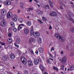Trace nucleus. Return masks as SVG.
I'll use <instances>...</instances> for the list:
<instances>
[{
	"instance_id": "nucleus-55",
	"label": "nucleus",
	"mask_w": 74,
	"mask_h": 74,
	"mask_svg": "<svg viewBox=\"0 0 74 74\" xmlns=\"http://www.w3.org/2000/svg\"><path fill=\"white\" fill-rule=\"evenodd\" d=\"M60 9H61V10H62V9H63V7L61 6L60 7Z\"/></svg>"
},
{
	"instance_id": "nucleus-10",
	"label": "nucleus",
	"mask_w": 74,
	"mask_h": 74,
	"mask_svg": "<svg viewBox=\"0 0 74 74\" xmlns=\"http://www.w3.org/2000/svg\"><path fill=\"white\" fill-rule=\"evenodd\" d=\"M28 64L29 66H32L33 65V62L32 61H28Z\"/></svg>"
},
{
	"instance_id": "nucleus-40",
	"label": "nucleus",
	"mask_w": 74,
	"mask_h": 74,
	"mask_svg": "<svg viewBox=\"0 0 74 74\" xmlns=\"http://www.w3.org/2000/svg\"><path fill=\"white\" fill-rule=\"evenodd\" d=\"M46 7H48V9L49 10L50 9V8H49V5L48 4H47L46 5Z\"/></svg>"
},
{
	"instance_id": "nucleus-4",
	"label": "nucleus",
	"mask_w": 74,
	"mask_h": 74,
	"mask_svg": "<svg viewBox=\"0 0 74 74\" xmlns=\"http://www.w3.org/2000/svg\"><path fill=\"white\" fill-rule=\"evenodd\" d=\"M7 11L6 10L2 9L1 10V13L2 15H5L7 14Z\"/></svg>"
},
{
	"instance_id": "nucleus-21",
	"label": "nucleus",
	"mask_w": 74,
	"mask_h": 74,
	"mask_svg": "<svg viewBox=\"0 0 74 74\" xmlns=\"http://www.w3.org/2000/svg\"><path fill=\"white\" fill-rule=\"evenodd\" d=\"M10 25L11 26H12V27H14V26H15V23H14V22H11L10 23Z\"/></svg>"
},
{
	"instance_id": "nucleus-22",
	"label": "nucleus",
	"mask_w": 74,
	"mask_h": 74,
	"mask_svg": "<svg viewBox=\"0 0 74 74\" xmlns=\"http://www.w3.org/2000/svg\"><path fill=\"white\" fill-rule=\"evenodd\" d=\"M64 65H62L60 66V69L61 70H64Z\"/></svg>"
},
{
	"instance_id": "nucleus-28",
	"label": "nucleus",
	"mask_w": 74,
	"mask_h": 74,
	"mask_svg": "<svg viewBox=\"0 0 74 74\" xmlns=\"http://www.w3.org/2000/svg\"><path fill=\"white\" fill-rule=\"evenodd\" d=\"M11 4V2L10 1H7V4L8 5H10Z\"/></svg>"
},
{
	"instance_id": "nucleus-52",
	"label": "nucleus",
	"mask_w": 74,
	"mask_h": 74,
	"mask_svg": "<svg viewBox=\"0 0 74 74\" xmlns=\"http://www.w3.org/2000/svg\"><path fill=\"white\" fill-rule=\"evenodd\" d=\"M52 29V27H51V26H50L49 27V29Z\"/></svg>"
},
{
	"instance_id": "nucleus-34",
	"label": "nucleus",
	"mask_w": 74,
	"mask_h": 74,
	"mask_svg": "<svg viewBox=\"0 0 74 74\" xmlns=\"http://www.w3.org/2000/svg\"><path fill=\"white\" fill-rule=\"evenodd\" d=\"M13 31H14V32H17V29H16V28H14L13 29Z\"/></svg>"
},
{
	"instance_id": "nucleus-25",
	"label": "nucleus",
	"mask_w": 74,
	"mask_h": 74,
	"mask_svg": "<svg viewBox=\"0 0 74 74\" xmlns=\"http://www.w3.org/2000/svg\"><path fill=\"white\" fill-rule=\"evenodd\" d=\"M27 25L28 26H30L31 25V22L30 21H28L27 22Z\"/></svg>"
},
{
	"instance_id": "nucleus-3",
	"label": "nucleus",
	"mask_w": 74,
	"mask_h": 74,
	"mask_svg": "<svg viewBox=\"0 0 74 74\" xmlns=\"http://www.w3.org/2000/svg\"><path fill=\"white\" fill-rule=\"evenodd\" d=\"M6 21L5 20H2L1 22V26L2 27H5L6 26Z\"/></svg>"
},
{
	"instance_id": "nucleus-45",
	"label": "nucleus",
	"mask_w": 74,
	"mask_h": 74,
	"mask_svg": "<svg viewBox=\"0 0 74 74\" xmlns=\"http://www.w3.org/2000/svg\"><path fill=\"white\" fill-rule=\"evenodd\" d=\"M31 52L32 54H33V55H34V52H33V50H31Z\"/></svg>"
},
{
	"instance_id": "nucleus-61",
	"label": "nucleus",
	"mask_w": 74,
	"mask_h": 74,
	"mask_svg": "<svg viewBox=\"0 0 74 74\" xmlns=\"http://www.w3.org/2000/svg\"><path fill=\"white\" fill-rule=\"evenodd\" d=\"M54 54L55 55V56H56V51L54 52Z\"/></svg>"
},
{
	"instance_id": "nucleus-29",
	"label": "nucleus",
	"mask_w": 74,
	"mask_h": 74,
	"mask_svg": "<svg viewBox=\"0 0 74 74\" xmlns=\"http://www.w3.org/2000/svg\"><path fill=\"white\" fill-rule=\"evenodd\" d=\"M67 19L71 21H73V18L70 17H69L67 18Z\"/></svg>"
},
{
	"instance_id": "nucleus-42",
	"label": "nucleus",
	"mask_w": 74,
	"mask_h": 74,
	"mask_svg": "<svg viewBox=\"0 0 74 74\" xmlns=\"http://www.w3.org/2000/svg\"><path fill=\"white\" fill-rule=\"evenodd\" d=\"M38 21L40 23H43L42 22V21L39 19L38 20Z\"/></svg>"
},
{
	"instance_id": "nucleus-60",
	"label": "nucleus",
	"mask_w": 74,
	"mask_h": 74,
	"mask_svg": "<svg viewBox=\"0 0 74 74\" xmlns=\"http://www.w3.org/2000/svg\"><path fill=\"white\" fill-rule=\"evenodd\" d=\"M1 7V2H0V7Z\"/></svg>"
},
{
	"instance_id": "nucleus-26",
	"label": "nucleus",
	"mask_w": 74,
	"mask_h": 74,
	"mask_svg": "<svg viewBox=\"0 0 74 74\" xmlns=\"http://www.w3.org/2000/svg\"><path fill=\"white\" fill-rule=\"evenodd\" d=\"M70 69L71 70H74V65H72L71 67H70Z\"/></svg>"
},
{
	"instance_id": "nucleus-41",
	"label": "nucleus",
	"mask_w": 74,
	"mask_h": 74,
	"mask_svg": "<svg viewBox=\"0 0 74 74\" xmlns=\"http://www.w3.org/2000/svg\"><path fill=\"white\" fill-rule=\"evenodd\" d=\"M19 26H25V25L23 24H22L20 25H19Z\"/></svg>"
},
{
	"instance_id": "nucleus-58",
	"label": "nucleus",
	"mask_w": 74,
	"mask_h": 74,
	"mask_svg": "<svg viewBox=\"0 0 74 74\" xmlns=\"http://www.w3.org/2000/svg\"><path fill=\"white\" fill-rule=\"evenodd\" d=\"M35 2H36V3H38V1L37 0H34Z\"/></svg>"
},
{
	"instance_id": "nucleus-16",
	"label": "nucleus",
	"mask_w": 74,
	"mask_h": 74,
	"mask_svg": "<svg viewBox=\"0 0 74 74\" xmlns=\"http://www.w3.org/2000/svg\"><path fill=\"white\" fill-rule=\"evenodd\" d=\"M37 12L38 15H40L41 14H42L43 13L41 11V10H37Z\"/></svg>"
},
{
	"instance_id": "nucleus-56",
	"label": "nucleus",
	"mask_w": 74,
	"mask_h": 74,
	"mask_svg": "<svg viewBox=\"0 0 74 74\" xmlns=\"http://www.w3.org/2000/svg\"><path fill=\"white\" fill-rule=\"evenodd\" d=\"M61 54H63V51H61Z\"/></svg>"
},
{
	"instance_id": "nucleus-6",
	"label": "nucleus",
	"mask_w": 74,
	"mask_h": 74,
	"mask_svg": "<svg viewBox=\"0 0 74 74\" xmlns=\"http://www.w3.org/2000/svg\"><path fill=\"white\" fill-rule=\"evenodd\" d=\"M40 36V34L39 32H35L34 33V36L35 37L37 38L38 37H39Z\"/></svg>"
},
{
	"instance_id": "nucleus-57",
	"label": "nucleus",
	"mask_w": 74,
	"mask_h": 74,
	"mask_svg": "<svg viewBox=\"0 0 74 74\" xmlns=\"http://www.w3.org/2000/svg\"><path fill=\"white\" fill-rule=\"evenodd\" d=\"M16 47H17V48H19V45H16Z\"/></svg>"
},
{
	"instance_id": "nucleus-5",
	"label": "nucleus",
	"mask_w": 74,
	"mask_h": 74,
	"mask_svg": "<svg viewBox=\"0 0 74 74\" xmlns=\"http://www.w3.org/2000/svg\"><path fill=\"white\" fill-rule=\"evenodd\" d=\"M49 15L51 16H57V13L54 11H51Z\"/></svg>"
},
{
	"instance_id": "nucleus-17",
	"label": "nucleus",
	"mask_w": 74,
	"mask_h": 74,
	"mask_svg": "<svg viewBox=\"0 0 74 74\" xmlns=\"http://www.w3.org/2000/svg\"><path fill=\"white\" fill-rule=\"evenodd\" d=\"M39 51L40 53H42L44 51V49L42 47H40L39 49Z\"/></svg>"
},
{
	"instance_id": "nucleus-62",
	"label": "nucleus",
	"mask_w": 74,
	"mask_h": 74,
	"mask_svg": "<svg viewBox=\"0 0 74 74\" xmlns=\"http://www.w3.org/2000/svg\"><path fill=\"white\" fill-rule=\"evenodd\" d=\"M29 1L30 2V3H32V0H30Z\"/></svg>"
},
{
	"instance_id": "nucleus-44",
	"label": "nucleus",
	"mask_w": 74,
	"mask_h": 74,
	"mask_svg": "<svg viewBox=\"0 0 74 74\" xmlns=\"http://www.w3.org/2000/svg\"><path fill=\"white\" fill-rule=\"evenodd\" d=\"M69 15L70 16H72V13H69Z\"/></svg>"
},
{
	"instance_id": "nucleus-64",
	"label": "nucleus",
	"mask_w": 74,
	"mask_h": 74,
	"mask_svg": "<svg viewBox=\"0 0 74 74\" xmlns=\"http://www.w3.org/2000/svg\"><path fill=\"white\" fill-rule=\"evenodd\" d=\"M17 45H16V44L15 43H14V45L16 47V46Z\"/></svg>"
},
{
	"instance_id": "nucleus-59",
	"label": "nucleus",
	"mask_w": 74,
	"mask_h": 74,
	"mask_svg": "<svg viewBox=\"0 0 74 74\" xmlns=\"http://www.w3.org/2000/svg\"><path fill=\"white\" fill-rule=\"evenodd\" d=\"M42 58L43 59H45V57H44V56L42 57Z\"/></svg>"
},
{
	"instance_id": "nucleus-51",
	"label": "nucleus",
	"mask_w": 74,
	"mask_h": 74,
	"mask_svg": "<svg viewBox=\"0 0 74 74\" xmlns=\"http://www.w3.org/2000/svg\"><path fill=\"white\" fill-rule=\"evenodd\" d=\"M70 4H74V3H73V2H72V1H71L70 2Z\"/></svg>"
},
{
	"instance_id": "nucleus-39",
	"label": "nucleus",
	"mask_w": 74,
	"mask_h": 74,
	"mask_svg": "<svg viewBox=\"0 0 74 74\" xmlns=\"http://www.w3.org/2000/svg\"><path fill=\"white\" fill-rule=\"evenodd\" d=\"M53 69L54 70H58V68H56L55 66L53 67Z\"/></svg>"
},
{
	"instance_id": "nucleus-13",
	"label": "nucleus",
	"mask_w": 74,
	"mask_h": 74,
	"mask_svg": "<svg viewBox=\"0 0 74 74\" xmlns=\"http://www.w3.org/2000/svg\"><path fill=\"white\" fill-rule=\"evenodd\" d=\"M16 44H19L21 42V39L19 38H17L16 40Z\"/></svg>"
},
{
	"instance_id": "nucleus-14",
	"label": "nucleus",
	"mask_w": 74,
	"mask_h": 74,
	"mask_svg": "<svg viewBox=\"0 0 74 74\" xmlns=\"http://www.w3.org/2000/svg\"><path fill=\"white\" fill-rule=\"evenodd\" d=\"M35 40V39H33L32 38H31L29 40V44H32V42H33V41H34Z\"/></svg>"
},
{
	"instance_id": "nucleus-18",
	"label": "nucleus",
	"mask_w": 74,
	"mask_h": 74,
	"mask_svg": "<svg viewBox=\"0 0 74 74\" xmlns=\"http://www.w3.org/2000/svg\"><path fill=\"white\" fill-rule=\"evenodd\" d=\"M29 30L28 29H25L24 30V33L25 34H27L29 33Z\"/></svg>"
},
{
	"instance_id": "nucleus-7",
	"label": "nucleus",
	"mask_w": 74,
	"mask_h": 74,
	"mask_svg": "<svg viewBox=\"0 0 74 74\" xmlns=\"http://www.w3.org/2000/svg\"><path fill=\"white\" fill-rule=\"evenodd\" d=\"M67 59V57H65L62 58V64H64L66 62V60Z\"/></svg>"
},
{
	"instance_id": "nucleus-24",
	"label": "nucleus",
	"mask_w": 74,
	"mask_h": 74,
	"mask_svg": "<svg viewBox=\"0 0 74 74\" xmlns=\"http://www.w3.org/2000/svg\"><path fill=\"white\" fill-rule=\"evenodd\" d=\"M18 21L20 23H22V22H23V19L21 18H20L18 19Z\"/></svg>"
},
{
	"instance_id": "nucleus-49",
	"label": "nucleus",
	"mask_w": 74,
	"mask_h": 74,
	"mask_svg": "<svg viewBox=\"0 0 74 74\" xmlns=\"http://www.w3.org/2000/svg\"><path fill=\"white\" fill-rule=\"evenodd\" d=\"M35 53H36V54H37L38 53V50H36V52H35Z\"/></svg>"
},
{
	"instance_id": "nucleus-23",
	"label": "nucleus",
	"mask_w": 74,
	"mask_h": 74,
	"mask_svg": "<svg viewBox=\"0 0 74 74\" xmlns=\"http://www.w3.org/2000/svg\"><path fill=\"white\" fill-rule=\"evenodd\" d=\"M8 41L9 42H10V43H11L12 41V39L11 38H9V39L8 40Z\"/></svg>"
},
{
	"instance_id": "nucleus-27",
	"label": "nucleus",
	"mask_w": 74,
	"mask_h": 74,
	"mask_svg": "<svg viewBox=\"0 0 74 74\" xmlns=\"http://www.w3.org/2000/svg\"><path fill=\"white\" fill-rule=\"evenodd\" d=\"M42 20L43 21H48L47 19H46L44 17H42Z\"/></svg>"
},
{
	"instance_id": "nucleus-11",
	"label": "nucleus",
	"mask_w": 74,
	"mask_h": 74,
	"mask_svg": "<svg viewBox=\"0 0 74 74\" xmlns=\"http://www.w3.org/2000/svg\"><path fill=\"white\" fill-rule=\"evenodd\" d=\"M17 15L15 14V15H14V18H13L12 19L13 21H14V22H16V21H17Z\"/></svg>"
},
{
	"instance_id": "nucleus-30",
	"label": "nucleus",
	"mask_w": 74,
	"mask_h": 74,
	"mask_svg": "<svg viewBox=\"0 0 74 74\" xmlns=\"http://www.w3.org/2000/svg\"><path fill=\"white\" fill-rule=\"evenodd\" d=\"M22 27H21V26H18V30L19 31L20 30V29H21Z\"/></svg>"
},
{
	"instance_id": "nucleus-2",
	"label": "nucleus",
	"mask_w": 74,
	"mask_h": 74,
	"mask_svg": "<svg viewBox=\"0 0 74 74\" xmlns=\"http://www.w3.org/2000/svg\"><path fill=\"white\" fill-rule=\"evenodd\" d=\"M21 61L24 64H26L27 63V60L26 58L24 57H22L21 58Z\"/></svg>"
},
{
	"instance_id": "nucleus-8",
	"label": "nucleus",
	"mask_w": 74,
	"mask_h": 74,
	"mask_svg": "<svg viewBox=\"0 0 74 74\" xmlns=\"http://www.w3.org/2000/svg\"><path fill=\"white\" fill-rule=\"evenodd\" d=\"M59 40H60L61 41H65V38H64L61 36H59Z\"/></svg>"
},
{
	"instance_id": "nucleus-53",
	"label": "nucleus",
	"mask_w": 74,
	"mask_h": 74,
	"mask_svg": "<svg viewBox=\"0 0 74 74\" xmlns=\"http://www.w3.org/2000/svg\"><path fill=\"white\" fill-rule=\"evenodd\" d=\"M43 74H48L46 72H45Z\"/></svg>"
},
{
	"instance_id": "nucleus-35",
	"label": "nucleus",
	"mask_w": 74,
	"mask_h": 74,
	"mask_svg": "<svg viewBox=\"0 0 74 74\" xmlns=\"http://www.w3.org/2000/svg\"><path fill=\"white\" fill-rule=\"evenodd\" d=\"M24 73L25 74H27L28 73V71L27 70H25L24 71Z\"/></svg>"
},
{
	"instance_id": "nucleus-50",
	"label": "nucleus",
	"mask_w": 74,
	"mask_h": 74,
	"mask_svg": "<svg viewBox=\"0 0 74 74\" xmlns=\"http://www.w3.org/2000/svg\"><path fill=\"white\" fill-rule=\"evenodd\" d=\"M54 48L53 47H52L51 48V50H53V51H54Z\"/></svg>"
},
{
	"instance_id": "nucleus-9",
	"label": "nucleus",
	"mask_w": 74,
	"mask_h": 74,
	"mask_svg": "<svg viewBox=\"0 0 74 74\" xmlns=\"http://www.w3.org/2000/svg\"><path fill=\"white\" fill-rule=\"evenodd\" d=\"M12 13L11 12H8V14L7 15V17L8 18H11V16H12Z\"/></svg>"
},
{
	"instance_id": "nucleus-38",
	"label": "nucleus",
	"mask_w": 74,
	"mask_h": 74,
	"mask_svg": "<svg viewBox=\"0 0 74 74\" xmlns=\"http://www.w3.org/2000/svg\"><path fill=\"white\" fill-rule=\"evenodd\" d=\"M71 32H72V33H74V28H72L71 29Z\"/></svg>"
},
{
	"instance_id": "nucleus-15",
	"label": "nucleus",
	"mask_w": 74,
	"mask_h": 74,
	"mask_svg": "<svg viewBox=\"0 0 74 74\" xmlns=\"http://www.w3.org/2000/svg\"><path fill=\"white\" fill-rule=\"evenodd\" d=\"M39 67L40 69L42 71H44V70H45L44 67L41 64H40Z\"/></svg>"
},
{
	"instance_id": "nucleus-36",
	"label": "nucleus",
	"mask_w": 74,
	"mask_h": 74,
	"mask_svg": "<svg viewBox=\"0 0 74 74\" xmlns=\"http://www.w3.org/2000/svg\"><path fill=\"white\" fill-rule=\"evenodd\" d=\"M0 43L2 45H5V43H3L1 41H0Z\"/></svg>"
},
{
	"instance_id": "nucleus-1",
	"label": "nucleus",
	"mask_w": 74,
	"mask_h": 74,
	"mask_svg": "<svg viewBox=\"0 0 74 74\" xmlns=\"http://www.w3.org/2000/svg\"><path fill=\"white\" fill-rule=\"evenodd\" d=\"M42 61L41 59H34V62L35 65H37L38 64L39 62H40L41 63V64H42V63L41 62Z\"/></svg>"
},
{
	"instance_id": "nucleus-46",
	"label": "nucleus",
	"mask_w": 74,
	"mask_h": 74,
	"mask_svg": "<svg viewBox=\"0 0 74 74\" xmlns=\"http://www.w3.org/2000/svg\"><path fill=\"white\" fill-rule=\"evenodd\" d=\"M10 56H14V54H13V53H12L10 54Z\"/></svg>"
},
{
	"instance_id": "nucleus-63",
	"label": "nucleus",
	"mask_w": 74,
	"mask_h": 74,
	"mask_svg": "<svg viewBox=\"0 0 74 74\" xmlns=\"http://www.w3.org/2000/svg\"><path fill=\"white\" fill-rule=\"evenodd\" d=\"M49 55L50 56H52V55L51 54V53H49Z\"/></svg>"
},
{
	"instance_id": "nucleus-19",
	"label": "nucleus",
	"mask_w": 74,
	"mask_h": 74,
	"mask_svg": "<svg viewBox=\"0 0 74 74\" xmlns=\"http://www.w3.org/2000/svg\"><path fill=\"white\" fill-rule=\"evenodd\" d=\"M27 12H30V10H33V8H27Z\"/></svg>"
},
{
	"instance_id": "nucleus-37",
	"label": "nucleus",
	"mask_w": 74,
	"mask_h": 74,
	"mask_svg": "<svg viewBox=\"0 0 74 74\" xmlns=\"http://www.w3.org/2000/svg\"><path fill=\"white\" fill-rule=\"evenodd\" d=\"M47 62L49 64H51V62H50L49 59H47Z\"/></svg>"
},
{
	"instance_id": "nucleus-20",
	"label": "nucleus",
	"mask_w": 74,
	"mask_h": 74,
	"mask_svg": "<svg viewBox=\"0 0 74 74\" xmlns=\"http://www.w3.org/2000/svg\"><path fill=\"white\" fill-rule=\"evenodd\" d=\"M34 32H33V31L32 30H30V35L32 36H33V35H34Z\"/></svg>"
},
{
	"instance_id": "nucleus-54",
	"label": "nucleus",
	"mask_w": 74,
	"mask_h": 74,
	"mask_svg": "<svg viewBox=\"0 0 74 74\" xmlns=\"http://www.w3.org/2000/svg\"><path fill=\"white\" fill-rule=\"evenodd\" d=\"M20 10H18V13H19L20 12Z\"/></svg>"
},
{
	"instance_id": "nucleus-43",
	"label": "nucleus",
	"mask_w": 74,
	"mask_h": 74,
	"mask_svg": "<svg viewBox=\"0 0 74 74\" xmlns=\"http://www.w3.org/2000/svg\"><path fill=\"white\" fill-rule=\"evenodd\" d=\"M41 41H42V40L41 39V38H39V40L38 41V42H41Z\"/></svg>"
},
{
	"instance_id": "nucleus-32",
	"label": "nucleus",
	"mask_w": 74,
	"mask_h": 74,
	"mask_svg": "<svg viewBox=\"0 0 74 74\" xmlns=\"http://www.w3.org/2000/svg\"><path fill=\"white\" fill-rule=\"evenodd\" d=\"M5 5H8L7 4V1H5L3 3Z\"/></svg>"
},
{
	"instance_id": "nucleus-31",
	"label": "nucleus",
	"mask_w": 74,
	"mask_h": 74,
	"mask_svg": "<svg viewBox=\"0 0 74 74\" xmlns=\"http://www.w3.org/2000/svg\"><path fill=\"white\" fill-rule=\"evenodd\" d=\"M55 37H56V38L58 39V37H59V35L58 34H55Z\"/></svg>"
},
{
	"instance_id": "nucleus-33",
	"label": "nucleus",
	"mask_w": 74,
	"mask_h": 74,
	"mask_svg": "<svg viewBox=\"0 0 74 74\" xmlns=\"http://www.w3.org/2000/svg\"><path fill=\"white\" fill-rule=\"evenodd\" d=\"M10 58L12 59H14L15 58V56H11L10 57Z\"/></svg>"
},
{
	"instance_id": "nucleus-47",
	"label": "nucleus",
	"mask_w": 74,
	"mask_h": 74,
	"mask_svg": "<svg viewBox=\"0 0 74 74\" xmlns=\"http://www.w3.org/2000/svg\"><path fill=\"white\" fill-rule=\"evenodd\" d=\"M11 33L9 34L8 36L9 37H11Z\"/></svg>"
},
{
	"instance_id": "nucleus-12",
	"label": "nucleus",
	"mask_w": 74,
	"mask_h": 74,
	"mask_svg": "<svg viewBox=\"0 0 74 74\" xmlns=\"http://www.w3.org/2000/svg\"><path fill=\"white\" fill-rule=\"evenodd\" d=\"M49 3L50 5V7H51V8H53V3H52L51 1V0H49Z\"/></svg>"
},
{
	"instance_id": "nucleus-48",
	"label": "nucleus",
	"mask_w": 74,
	"mask_h": 74,
	"mask_svg": "<svg viewBox=\"0 0 74 74\" xmlns=\"http://www.w3.org/2000/svg\"><path fill=\"white\" fill-rule=\"evenodd\" d=\"M21 8H22L23 9L24 8V7H23V6L22 5H21Z\"/></svg>"
}]
</instances>
